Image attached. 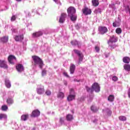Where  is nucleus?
Wrapping results in <instances>:
<instances>
[{
    "mask_svg": "<svg viewBox=\"0 0 130 130\" xmlns=\"http://www.w3.org/2000/svg\"><path fill=\"white\" fill-rule=\"evenodd\" d=\"M67 12L68 13V16L70 17L71 20L72 21H76L77 20V15H76V9L73 7H69Z\"/></svg>",
    "mask_w": 130,
    "mask_h": 130,
    "instance_id": "obj_1",
    "label": "nucleus"
},
{
    "mask_svg": "<svg viewBox=\"0 0 130 130\" xmlns=\"http://www.w3.org/2000/svg\"><path fill=\"white\" fill-rule=\"evenodd\" d=\"M86 89L87 92H90V93H92L93 91H95L96 93L100 92V86H99V84L97 83H93L91 88L88 86H86Z\"/></svg>",
    "mask_w": 130,
    "mask_h": 130,
    "instance_id": "obj_2",
    "label": "nucleus"
},
{
    "mask_svg": "<svg viewBox=\"0 0 130 130\" xmlns=\"http://www.w3.org/2000/svg\"><path fill=\"white\" fill-rule=\"evenodd\" d=\"M32 57L35 64L36 66H38L40 69H42L44 64H43V61H42L41 58L37 56H32Z\"/></svg>",
    "mask_w": 130,
    "mask_h": 130,
    "instance_id": "obj_3",
    "label": "nucleus"
},
{
    "mask_svg": "<svg viewBox=\"0 0 130 130\" xmlns=\"http://www.w3.org/2000/svg\"><path fill=\"white\" fill-rule=\"evenodd\" d=\"M113 42H117V37L114 36L110 37L109 40L108 41V44L111 49H113L115 47V45H113Z\"/></svg>",
    "mask_w": 130,
    "mask_h": 130,
    "instance_id": "obj_4",
    "label": "nucleus"
},
{
    "mask_svg": "<svg viewBox=\"0 0 130 130\" xmlns=\"http://www.w3.org/2000/svg\"><path fill=\"white\" fill-rule=\"evenodd\" d=\"M74 52L77 54L79 59H78V64H80L82 63V62L83 61V58H84V55H83V53H81V52L78 50H74Z\"/></svg>",
    "mask_w": 130,
    "mask_h": 130,
    "instance_id": "obj_5",
    "label": "nucleus"
},
{
    "mask_svg": "<svg viewBox=\"0 0 130 130\" xmlns=\"http://www.w3.org/2000/svg\"><path fill=\"white\" fill-rule=\"evenodd\" d=\"M75 97H76L75 91H74V89H71L70 91V95L67 97L68 101H73V100H74Z\"/></svg>",
    "mask_w": 130,
    "mask_h": 130,
    "instance_id": "obj_6",
    "label": "nucleus"
},
{
    "mask_svg": "<svg viewBox=\"0 0 130 130\" xmlns=\"http://www.w3.org/2000/svg\"><path fill=\"white\" fill-rule=\"evenodd\" d=\"M8 59L10 63H11V64H14V63L16 61V57L12 55H10L8 57Z\"/></svg>",
    "mask_w": 130,
    "mask_h": 130,
    "instance_id": "obj_7",
    "label": "nucleus"
},
{
    "mask_svg": "<svg viewBox=\"0 0 130 130\" xmlns=\"http://www.w3.org/2000/svg\"><path fill=\"white\" fill-rule=\"evenodd\" d=\"M99 31L101 34H105L108 31V29L105 26H100L99 27Z\"/></svg>",
    "mask_w": 130,
    "mask_h": 130,
    "instance_id": "obj_8",
    "label": "nucleus"
},
{
    "mask_svg": "<svg viewBox=\"0 0 130 130\" xmlns=\"http://www.w3.org/2000/svg\"><path fill=\"white\" fill-rule=\"evenodd\" d=\"M16 70L18 73H22V72H24V66L21 64H18L16 67Z\"/></svg>",
    "mask_w": 130,
    "mask_h": 130,
    "instance_id": "obj_9",
    "label": "nucleus"
},
{
    "mask_svg": "<svg viewBox=\"0 0 130 130\" xmlns=\"http://www.w3.org/2000/svg\"><path fill=\"white\" fill-rule=\"evenodd\" d=\"M40 115V111L38 110H35L32 111L31 117H38Z\"/></svg>",
    "mask_w": 130,
    "mask_h": 130,
    "instance_id": "obj_10",
    "label": "nucleus"
},
{
    "mask_svg": "<svg viewBox=\"0 0 130 130\" xmlns=\"http://www.w3.org/2000/svg\"><path fill=\"white\" fill-rule=\"evenodd\" d=\"M43 35V31H39L36 32H34L32 34V37L34 38H37V37H40V36H42Z\"/></svg>",
    "mask_w": 130,
    "mask_h": 130,
    "instance_id": "obj_11",
    "label": "nucleus"
},
{
    "mask_svg": "<svg viewBox=\"0 0 130 130\" xmlns=\"http://www.w3.org/2000/svg\"><path fill=\"white\" fill-rule=\"evenodd\" d=\"M66 18H67V14L65 13H62L59 18V23H63L66 21Z\"/></svg>",
    "mask_w": 130,
    "mask_h": 130,
    "instance_id": "obj_12",
    "label": "nucleus"
},
{
    "mask_svg": "<svg viewBox=\"0 0 130 130\" xmlns=\"http://www.w3.org/2000/svg\"><path fill=\"white\" fill-rule=\"evenodd\" d=\"M0 68H2L3 69H8L7 62L5 60H0Z\"/></svg>",
    "mask_w": 130,
    "mask_h": 130,
    "instance_id": "obj_13",
    "label": "nucleus"
},
{
    "mask_svg": "<svg viewBox=\"0 0 130 130\" xmlns=\"http://www.w3.org/2000/svg\"><path fill=\"white\" fill-rule=\"evenodd\" d=\"M82 12L84 15H90V14L92 13L91 9H89L87 8L83 9L82 10Z\"/></svg>",
    "mask_w": 130,
    "mask_h": 130,
    "instance_id": "obj_14",
    "label": "nucleus"
},
{
    "mask_svg": "<svg viewBox=\"0 0 130 130\" xmlns=\"http://www.w3.org/2000/svg\"><path fill=\"white\" fill-rule=\"evenodd\" d=\"M37 92L39 95H41L43 93H44V87L41 86L37 89Z\"/></svg>",
    "mask_w": 130,
    "mask_h": 130,
    "instance_id": "obj_15",
    "label": "nucleus"
},
{
    "mask_svg": "<svg viewBox=\"0 0 130 130\" xmlns=\"http://www.w3.org/2000/svg\"><path fill=\"white\" fill-rule=\"evenodd\" d=\"M9 41V37H3L2 38H0V42H2L3 43H7Z\"/></svg>",
    "mask_w": 130,
    "mask_h": 130,
    "instance_id": "obj_16",
    "label": "nucleus"
},
{
    "mask_svg": "<svg viewBox=\"0 0 130 130\" xmlns=\"http://www.w3.org/2000/svg\"><path fill=\"white\" fill-rule=\"evenodd\" d=\"M28 118H29V115L28 114H23L21 116V120L22 121H26Z\"/></svg>",
    "mask_w": 130,
    "mask_h": 130,
    "instance_id": "obj_17",
    "label": "nucleus"
},
{
    "mask_svg": "<svg viewBox=\"0 0 130 130\" xmlns=\"http://www.w3.org/2000/svg\"><path fill=\"white\" fill-rule=\"evenodd\" d=\"M23 39V36H15L14 37L15 41H22Z\"/></svg>",
    "mask_w": 130,
    "mask_h": 130,
    "instance_id": "obj_18",
    "label": "nucleus"
},
{
    "mask_svg": "<svg viewBox=\"0 0 130 130\" xmlns=\"http://www.w3.org/2000/svg\"><path fill=\"white\" fill-rule=\"evenodd\" d=\"M76 69V66L74 64H71L70 66V74H74L75 73V69Z\"/></svg>",
    "mask_w": 130,
    "mask_h": 130,
    "instance_id": "obj_19",
    "label": "nucleus"
},
{
    "mask_svg": "<svg viewBox=\"0 0 130 130\" xmlns=\"http://www.w3.org/2000/svg\"><path fill=\"white\" fill-rule=\"evenodd\" d=\"M5 85L7 88H10L12 86L11 81H10V80L8 79L5 80Z\"/></svg>",
    "mask_w": 130,
    "mask_h": 130,
    "instance_id": "obj_20",
    "label": "nucleus"
},
{
    "mask_svg": "<svg viewBox=\"0 0 130 130\" xmlns=\"http://www.w3.org/2000/svg\"><path fill=\"white\" fill-rule=\"evenodd\" d=\"M124 70L126 72H130V65L129 64H125L123 66Z\"/></svg>",
    "mask_w": 130,
    "mask_h": 130,
    "instance_id": "obj_21",
    "label": "nucleus"
},
{
    "mask_svg": "<svg viewBox=\"0 0 130 130\" xmlns=\"http://www.w3.org/2000/svg\"><path fill=\"white\" fill-rule=\"evenodd\" d=\"M7 103L8 105H12L14 103V100L12 98H8L7 100Z\"/></svg>",
    "mask_w": 130,
    "mask_h": 130,
    "instance_id": "obj_22",
    "label": "nucleus"
},
{
    "mask_svg": "<svg viewBox=\"0 0 130 130\" xmlns=\"http://www.w3.org/2000/svg\"><path fill=\"white\" fill-rule=\"evenodd\" d=\"M8 118V116L6 114H0V120L2 119H7Z\"/></svg>",
    "mask_w": 130,
    "mask_h": 130,
    "instance_id": "obj_23",
    "label": "nucleus"
},
{
    "mask_svg": "<svg viewBox=\"0 0 130 130\" xmlns=\"http://www.w3.org/2000/svg\"><path fill=\"white\" fill-rule=\"evenodd\" d=\"M123 61L124 63H129L130 59L128 57H125L123 58Z\"/></svg>",
    "mask_w": 130,
    "mask_h": 130,
    "instance_id": "obj_24",
    "label": "nucleus"
},
{
    "mask_svg": "<svg viewBox=\"0 0 130 130\" xmlns=\"http://www.w3.org/2000/svg\"><path fill=\"white\" fill-rule=\"evenodd\" d=\"M57 97L60 99H63L64 98V93L63 92H59L57 94Z\"/></svg>",
    "mask_w": 130,
    "mask_h": 130,
    "instance_id": "obj_25",
    "label": "nucleus"
},
{
    "mask_svg": "<svg viewBox=\"0 0 130 130\" xmlns=\"http://www.w3.org/2000/svg\"><path fill=\"white\" fill-rule=\"evenodd\" d=\"M92 4L94 7H97L99 5V1L98 0H92Z\"/></svg>",
    "mask_w": 130,
    "mask_h": 130,
    "instance_id": "obj_26",
    "label": "nucleus"
},
{
    "mask_svg": "<svg viewBox=\"0 0 130 130\" xmlns=\"http://www.w3.org/2000/svg\"><path fill=\"white\" fill-rule=\"evenodd\" d=\"M120 25V22L119 21H115L113 23V27H119Z\"/></svg>",
    "mask_w": 130,
    "mask_h": 130,
    "instance_id": "obj_27",
    "label": "nucleus"
},
{
    "mask_svg": "<svg viewBox=\"0 0 130 130\" xmlns=\"http://www.w3.org/2000/svg\"><path fill=\"white\" fill-rule=\"evenodd\" d=\"M119 119L121 121H125L126 120V117L125 116H120L119 117Z\"/></svg>",
    "mask_w": 130,
    "mask_h": 130,
    "instance_id": "obj_28",
    "label": "nucleus"
},
{
    "mask_svg": "<svg viewBox=\"0 0 130 130\" xmlns=\"http://www.w3.org/2000/svg\"><path fill=\"white\" fill-rule=\"evenodd\" d=\"M66 118H67V120H68V121L72 120V119L73 118V115H72L71 114H68V115H67Z\"/></svg>",
    "mask_w": 130,
    "mask_h": 130,
    "instance_id": "obj_29",
    "label": "nucleus"
},
{
    "mask_svg": "<svg viewBox=\"0 0 130 130\" xmlns=\"http://www.w3.org/2000/svg\"><path fill=\"white\" fill-rule=\"evenodd\" d=\"M8 106L6 105H4L2 106V110H3V111H7V110H8Z\"/></svg>",
    "mask_w": 130,
    "mask_h": 130,
    "instance_id": "obj_30",
    "label": "nucleus"
},
{
    "mask_svg": "<svg viewBox=\"0 0 130 130\" xmlns=\"http://www.w3.org/2000/svg\"><path fill=\"white\" fill-rule=\"evenodd\" d=\"M91 110H92V111H93V112H96V111H98V108H97V107H95L94 106H92L91 107Z\"/></svg>",
    "mask_w": 130,
    "mask_h": 130,
    "instance_id": "obj_31",
    "label": "nucleus"
},
{
    "mask_svg": "<svg viewBox=\"0 0 130 130\" xmlns=\"http://www.w3.org/2000/svg\"><path fill=\"white\" fill-rule=\"evenodd\" d=\"M108 100L109 101H111V102L113 101V100H114V96L113 95H110L108 97Z\"/></svg>",
    "mask_w": 130,
    "mask_h": 130,
    "instance_id": "obj_32",
    "label": "nucleus"
},
{
    "mask_svg": "<svg viewBox=\"0 0 130 130\" xmlns=\"http://www.w3.org/2000/svg\"><path fill=\"white\" fill-rule=\"evenodd\" d=\"M121 32H122V30H121V28H117L116 29V33H117V34H121Z\"/></svg>",
    "mask_w": 130,
    "mask_h": 130,
    "instance_id": "obj_33",
    "label": "nucleus"
},
{
    "mask_svg": "<svg viewBox=\"0 0 130 130\" xmlns=\"http://www.w3.org/2000/svg\"><path fill=\"white\" fill-rule=\"evenodd\" d=\"M71 44L73 45H79V42L76 40L72 41L71 42Z\"/></svg>",
    "mask_w": 130,
    "mask_h": 130,
    "instance_id": "obj_34",
    "label": "nucleus"
},
{
    "mask_svg": "<svg viewBox=\"0 0 130 130\" xmlns=\"http://www.w3.org/2000/svg\"><path fill=\"white\" fill-rule=\"evenodd\" d=\"M16 19H17V17L15 15H13L11 18V22H14V21H15Z\"/></svg>",
    "mask_w": 130,
    "mask_h": 130,
    "instance_id": "obj_35",
    "label": "nucleus"
},
{
    "mask_svg": "<svg viewBox=\"0 0 130 130\" xmlns=\"http://www.w3.org/2000/svg\"><path fill=\"white\" fill-rule=\"evenodd\" d=\"M47 71L45 70H43L42 72V77H44V76H46Z\"/></svg>",
    "mask_w": 130,
    "mask_h": 130,
    "instance_id": "obj_36",
    "label": "nucleus"
},
{
    "mask_svg": "<svg viewBox=\"0 0 130 130\" xmlns=\"http://www.w3.org/2000/svg\"><path fill=\"white\" fill-rule=\"evenodd\" d=\"M8 94L11 97H13L14 96V92L10 91V92H8Z\"/></svg>",
    "mask_w": 130,
    "mask_h": 130,
    "instance_id": "obj_37",
    "label": "nucleus"
},
{
    "mask_svg": "<svg viewBox=\"0 0 130 130\" xmlns=\"http://www.w3.org/2000/svg\"><path fill=\"white\" fill-rule=\"evenodd\" d=\"M46 94L47 96H49V95H51V91L50 90H47L46 91Z\"/></svg>",
    "mask_w": 130,
    "mask_h": 130,
    "instance_id": "obj_38",
    "label": "nucleus"
},
{
    "mask_svg": "<svg viewBox=\"0 0 130 130\" xmlns=\"http://www.w3.org/2000/svg\"><path fill=\"white\" fill-rule=\"evenodd\" d=\"M11 30L12 33H17L18 32V30L16 28H12Z\"/></svg>",
    "mask_w": 130,
    "mask_h": 130,
    "instance_id": "obj_39",
    "label": "nucleus"
},
{
    "mask_svg": "<svg viewBox=\"0 0 130 130\" xmlns=\"http://www.w3.org/2000/svg\"><path fill=\"white\" fill-rule=\"evenodd\" d=\"M112 80H113V81H114V82H116V81H117V80H118L117 77H116V76H113V77H112Z\"/></svg>",
    "mask_w": 130,
    "mask_h": 130,
    "instance_id": "obj_40",
    "label": "nucleus"
},
{
    "mask_svg": "<svg viewBox=\"0 0 130 130\" xmlns=\"http://www.w3.org/2000/svg\"><path fill=\"white\" fill-rule=\"evenodd\" d=\"M60 122L61 124H63V123H64V120L63 119V118H61L60 119Z\"/></svg>",
    "mask_w": 130,
    "mask_h": 130,
    "instance_id": "obj_41",
    "label": "nucleus"
},
{
    "mask_svg": "<svg viewBox=\"0 0 130 130\" xmlns=\"http://www.w3.org/2000/svg\"><path fill=\"white\" fill-rule=\"evenodd\" d=\"M95 49L96 52H99V51H100V48L98 46H96Z\"/></svg>",
    "mask_w": 130,
    "mask_h": 130,
    "instance_id": "obj_42",
    "label": "nucleus"
},
{
    "mask_svg": "<svg viewBox=\"0 0 130 130\" xmlns=\"http://www.w3.org/2000/svg\"><path fill=\"white\" fill-rule=\"evenodd\" d=\"M63 74L65 76V77L69 78V75H68V73L67 72H63Z\"/></svg>",
    "mask_w": 130,
    "mask_h": 130,
    "instance_id": "obj_43",
    "label": "nucleus"
},
{
    "mask_svg": "<svg viewBox=\"0 0 130 130\" xmlns=\"http://www.w3.org/2000/svg\"><path fill=\"white\" fill-rule=\"evenodd\" d=\"M128 10H130L129 9V6H127L125 9L126 12L127 13V12H128Z\"/></svg>",
    "mask_w": 130,
    "mask_h": 130,
    "instance_id": "obj_44",
    "label": "nucleus"
},
{
    "mask_svg": "<svg viewBox=\"0 0 130 130\" xmlns=\"http://www.w3.org/2000/svg\"><path fill=\"white\" fill-rule=\"evenodd\" d=\"M127 93H128V96L129 98H130V88L128 89Z\"/></svg>",
    "mask_w": 130,
    "mask_h": 130,
    "instance_id": "obj_45",
    "label": "nucleus"
},
{
    "mask_svg": "<svg viewBox=\"0 0 130 130\" xmlns=\"http://www.w3.org/2000/svg\"><path fill=\"white\" fill-rule=\"evenodd\" d=\"M56 4H58L59 3V0H53Z\"/></svg>",
    "mask_w": 130,
    "mask_h": 130,
    "instance_id": "obj_46",
    "label": "nucleus"
},
{
    "mask_svg": "<svg viewBox=\"0 0 130 130\" xmlns=\"http://www.w3.org/2000/svg\"><path fill=\"white\" fill-rule=\"evenodd\" d=\"M63 83L65 86H67V85H68V82H67V81H64Z\"/></svg>",
    "mask_w": 130,
    "mask_h": 130,
    "instance_id": "obj_47",
    "label": "nucleus"
},
{
    "mask_svg": "<svg viewBox=\"0 0 130 130\" xmlns=\"http://www.w3.org/2000/svg\"><path fill=\"white\" fill-rule=\"evenodd\" d=\"M93 122H94V123L97 122V119H94L93 120Z\"/></svg>",
    "mask_w": 130,
    "mask_h": 130,
    "instance_id": "obj_48",
    "label": "nucleus"
},
{
    "mask_svg": "<svg viewBox=\"0 0 130 130\" xmlns=\"http://www.w3.org/2000/svg\"><path fill=\"white\" fill-rule=\"evenodd\" d=\"M74 81H75V82H80V80H77V79H75V80H74Z\"/></svg>",
    "mask_w": 130,
    "mask_h": 130,
    "instance_id": "obj_49",
    "label": "nucleus"
},
{
    "mask_svg": "<svg viewBox=\"0 0 130 130\" xmlns=\"http://www.w3.org/2000/svg\"><path fill=\"white\" fill-rule=\"evenodd\" d=\"M32 130H36V128L34 127V128H32Z\"/></svg>",
    "mask_w": 130,
    "mask_h": 130,
    "instance_id": "obj_50",
    "label": "nucleus"
},
{
    "mask_svg": "<svg viewBox=\"0 0 130 130\" xmlns=\"http://www.w3.org/2000/svg\"><path fill=\"white\" fill-rule=\"evenodd\" d=\"M22 0H16L17 2H21Z\"/></svg>",
    "mask_w": 130,
    "mask_h": 130,
    "instance_id": "obj_51",
    "label": "nucleus"
},
{
    "mask_svg": "<svg viewBox=\"0 0 130 130\" xmlns=\"http://www.w3.org/2000/svg\"><path fill=\"white\" fill-rule=\"evenodd\" d=\"M72 113H74V112H73V111H72Z\"/></svg>",
    "mask_w": 130,
    "mask_h": 130,
    "instance_id": "obj_52",
    "label": "nucleus"
},
{
    "mask_svg": "<svg viewBox=\"0 0 130 130\" xmlns=\"http://www.w3.org/2000/svg\"><path fill=\"white\" fill-rule=\"evenodd\" d=\"M37 14H38V11H37Z\"/></svg>",
    "mask_w": 130,
    "mask_h": 130,
    "instance_id": "obj_53",
    "label": "nucleus"
}]
</instances>
